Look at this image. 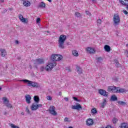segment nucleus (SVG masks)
<instances>
[{"instance_id":"nucleus-1","label":"nucleus","mask_w":128,"mask_h":128,"mask_svg":"<svg viewBox=\"0 0 128 128\" xmlns=\"http://www.w3.org/2000/svg\"><path fill=\"white\" fill-rule=\"evenodd\" d=\"M66 40V35L62 34L60 36L58 40V47L62 50L64 48V42Z\"/></svg>"},{"instance_id":"nucleus-2","label":"nucleus","mask_w":128,"mask_h":128,"mask_svg":"<svg viewBox=\"0 0 128 128\" xmlns=\"http://www.w3.org/2000/svg\"><path fill=\"white\" fill-rule=\"evenodd\" d=\"M56 66V63H50L48 64L45 68L44 66H42L40 68L41 72H44V70H46V72H51L52 70Z\"/></svg>"},{"instance_id":"nucleus-3","label":"nucleus","mask_w":128,"mask_h":128,"mask_svg":"<svg viewBox=\"0 0 128 128\" xmlns=\"http://www.w3.org/2000/svg\"><path fill=\"white\" fill-rule=\"evenodd\" d=\"M20 82H24L28 83V86H32L33 88H40V84L37 83L36 82H32V81H30L28 80H20Z\"/></svg>"},{"instance_id":"nucleus-4","label":"nucleus","mask_w":128,"mask_h":128,"mask_svg":"<svg viewBox=\"0 0 128 128\" xmlns=\"http://www.w3.org/2000/svg\"><path fill=\"white\" fill-rule=\"evenodd\" d=\"M114 26H116L120 24V16L118 14H114L113 18Z\"/></svg>"},{"instance_id":"nucleus-5","label":"nucleus","mask_w":128,"mask_h":128,"mask_svg":"<svg viewBox=\"0 0 128 128\" xmlns=\"http://www.w3.org/2000/svg\"><path fill=\"white\" fill-rule=\"evenodd\" d=\"M50 58L52 62H58V60H60L62 59V56L60 54H54L52 55Z\"/></svg>"},{"instance_id":"nucleus-6","label":"nucleus","mask_w":128,"mask_h":128,"mask_svg":"<svg viewBox=\"0 0 128 128\" xmlns=\"http://www.w3.org/2000/svg\"><path fill=\"white\" fill-rule=\"evenodd\" d=\"M33 62L34 64H36V66L44 64V60L42 58H37L33 60Z\"/></svg>"},{"instance_id":"nucleus-7","label":"nucleus","mask_w":128,"mask_h":128,"mask_svg":"<svg viewBox=\"0 0 128 128\" xmlns=\"http://www.w3.org/2000/svg\"><path fill=\"white\" fill-rule=\"evenodd\" d=\"M98 94H100L101 96H108V92H106V90H104L103 89H100L98 91Z\"/></svg>"},{"instance_id":"nucleus-8","label":"nucleus","mask_w":128,"mask_h":128,"mask_svg":"<svg viewBox=\"0 0 128 128\" xmlns=\"http://www.w3.org/2000/svg\"><path fill=\"white\" fill-rule=\"evenodd\" d=\"M56 108L54 106H51L50 108L49 109V112L51 114L52 116H56L57 113L56 112Z\"/></svg>"},{"instance_id":"nucleus-9","label":"nucleus","mask_w":128,"mask_h":128,"mask_svg":"<svg viewBox=\"0 0 128 128\" xmlns=\"http://www.w3.org/2000/svg\"><path fill=\"white\" fill-rule=\"evenodd\" d=\"M72 110H82V105L78 103L76 106H72Z\"/></svg>"},{"instance_id":"nucleus-10","label":"nucleus","mask_w":128,"mask_h":128,"mask_svg":"<svg viewBox=\"0 0 128 128\" xmlns=\"http://www.w3.org/2000/svg\"><path fill=\"white\" fill-rule=\"evenodd\" d=\"M126 92V90L124 88H119L117 87L116 90L114 92H116V94L118 93H123V92Z\"/></svg>"},{"instance_id":"nucleus-11","label":"nucleus","mask_w":128,"mask_h":128,"mask_svg":"<svg viewBox=\"0 0 128 128\" xmlns=\"http://www.w3.org/2000/svg\"><path fill=\"white\" fill-rule=\"evenodd\" d=\"M117 87L116 86H109L108 87V92H116V90Z\"/></svg>"},{"instance_id":"nucleus-12","label":"nucleus","mask_w":128,"mask_h":128,"mask_svg":"<svg viewBox=\"0 0 128 128\" xmlns=\"http://www.w3.org/2000/svg\"><path fill=\"white\" fill-rule=\"evenodd\" d=\"M86 124L88 126H92V124H94V120L92 118H89L86 121Z\"/></svg>"},{"instance_id":"nucleus-13","label":"nucleus","mask_w":128,"mask_h":128,"mask_svg":"<svg viewBox=\"0 0 128 128\" xmlns=\"http://www.w3.org/2000/svg\"><path fill=\"white\" fill-rule=\"evenodd\" d=\"M25 98H26V102H27V104H30V100H32V97H30V96L26 95L25 96Z\"/></svg>"},{"instance_id":"nucleus-14","label":"nucleus","mask_w":128,"mask_h":128,"mask_svg":"<svg viewBox=\"0 0 128 128\" xmlns=\"http://www.w3.org/2000/svg\"><path fill=\"white\" fill-rule=\"evenodd\" d=\"M86 51L88 52H89V54H94L96 52L94 50V49L90 47H88L86 48Z\"/></svg>"},{"instance_id":"nucleus-15","label":"nucleus","mask_w":128,"mask_h":128,"mask_svg":"<svg viewBox=\"0 0 128 128\" xmlns=\"http://www.w3.org/2000/svg\"><path fill=\"white\" fill-rule=\"evenodd\" d=\"M0 52H1V56L2 58H4L6 56V51L5 49H1L0 50Z\"/></svg>"},{"instance_id":"nucleus-16","label":"nucleus","mask_w":128,"mask_h":128,"mask_svg":"<svg viewBox=\"0 0 128 128\" xmlns=\"http://www.w3.org/2000/svg\"><path fill=\"white\" fill-rule=\"evenodd\" d=\"M119 1L123 6L128 5V0H119Z\"/></svg>"},{"instance_id":"nucleus-17","label":"nucleus","mask_w":128,"mask_h":128,"mask_svg":"<svg viewBox=\"0 0 128 128\" xmlns=\"http://www.w3.org/2000/svg\"><path fill=\"white\" fill-rule=\"evenodd\" d=\"M22 0L24 2L23 4L24 6H30V2L28 0Z\"/></svg>"},{"instance_id":"nucleus-18","label":"nucleus","mask_w":128,"mask_h":128,"mask_svg":"<svg viewBox=\"0 0 128 128\" xmlns=\"http://www.w3.org/2000/svg\"><path fill=\"white\" fill-rule=\"evenodd\" d=\"M104 48L106 52H110V47L108 45H105Z\"/></svg>"},{"instance_id":"nucleus-19","label":"nucleus","mask_w":128,"mask_h":128,"mask_svg":"<svg viewBox=\"0 0 128 128\" xmlns=\"http://www.w3.org/2000/svg\"><path fill=\"white\" fill-rule=\"evenodd\" d=\"M36 104H33L31 106V110H36V109L38 108V106L36 105Z\"/></svg>"},{"instance_id":"nucleus-20","label":"nucleus","mask_w":128,"mask_h":128,"mask_svg":"<svg viewBox=\"0 0 128 128\" xmlns=\"http://www.w3.org/2000/svg\"><path fill=\"white\" fill-rule=\"evenodd\" d=\"M121 128H128V124L126 122H123L121 124Z\"/></svg>"},{"instance_id":"nucleus-21","label":"nucleus","mask_w":128,"mask_h":128,"mask_svg":"<svg viewBox=\"0 0 128 128\" xmlns=\"http://www.w3.org/2000/svg\"><path fill=\"white\" fill-rule=\"evenodd\" d=\"M110 100L112 102H115V100H118V97L116 95H114V94L112 95L111 96Z\"/></svg>"},{"instance_id":"nucleus-22","label":"nucleus","mask_w":128,"mask_h":128,"mask_svg":"<svg viewBox=\"0 0 128 128\" xmlns=\"http://www.w3.org/2000/svg\"><path fill=\"white\" fill-rule=\"evenodd\" d=\"M2 100H3V104H8V102H10V101L8 100V98H6V97H3Z\"/></svg>"},{"instance_id":"nucleus-23","label":"nucleus","mask_w":128,"mask_h":128,"mask_svg":"<svg viewBox=\"0 0 128 128\" xmlns=\"http://www.w3.org/2000/svg\"><path fill=\"white\" fill-rule=\"evenodd\" d=\"M34 98L35 102L36 104H38V102H40V97H38V96H34Z\"/></svg>"},{"instance_id":"nucleus-24","label":"nucleus","mask_w":128,"mask_h":128,"mask_svg":"<svg viewBox=\"0 0 128 128\" xmlns=\"http://www.w3.org/2000/svg\"><path fill=\"white\" fill-rule=\"evenodd\" d=\"M118 104L120 106H126V102L123 101H118Z\"/></svg>"},{"instance_id":"nucleus-25","label":"nucleus","mask_w":128,"mask_h":128,"mask_svg":"<svg viewBox=\"0 0 128 128\" xmlns=\"http://www.w3.org/2000/svg\"><path fill=\"white\" fill-rule=\"evenodd\" d=\"M106 100L104 99L103 102L101 104V108H104V106H106Z\"/></svg>"},{"instance_id":"nucleus-26","label":"nucleus","mask_w":128,"mask_h":128,"mask_svg":"<svg viewBox=\"0 0 128 128\" xmlns=\"http://www.w3.org/2000/svg\"><path fill=\"white\" fill-rule=\"evenodd\" d=\"M114 64L116 68H120V62H118V60H114Z\"/></svg>"},{"instance_id":"nucleus-27","label":"nucleus","mask_w":128,"mask_h":128,"mask_svg":"<svg viewBox=\"0 0 128 128\" xmlns=\"http://www.w3.org/2000/svg\"><path fill=\"white\" fill-rule=\"evenodd\" d=\"M46 8V4L44 2H40L38 6V8Z\"/></svg>"},{"instance_id":"nucleus-28","label":"nucleus","mask_w":128,"mask_h":128,"mask_svg":"<svg viewBox=\"0 0 128 128\" xmlns=\"http://www.w3.org/2000/svg\"><path fill=\"white\" fill-rule=\"evenodd\" d=\"M76 70L78 74H82V68H80V67L77 66Z\"/></svg>"},{"instance_id":"nucleus-29","label":"nucleus","mask_w":128,"mask_h":128,"mask_svg":"<svg viewBox=\"0 0 128 128\" xmlns=\"http://www.w3.org/2000/svg\"><path fill=\"white\" fill-rule=\"evenodd\" d=\"M72 53L73 56H78V51L76 50H73L72 51Z\"/></svg>"},{"instance_id":"nucleus-30","label":"nucleus","mask_w":128,"mask_h":128,"mask_svg":"<svg viewBox=\"0 0 128 128\" xmlns=\"http://www.w3.org/2000/svg\"><path fill=\"white\" fill-rule=\"evenodd\" d=\"M96 22H97L98 26H100V24H102V20L100 19L97 20Z\"/></svg>"},{"instance_id":"nucleus-31","label":"nucleus","mask_w":128,"mask_h":128,"mask_svg":"<svg viewBox=\"0 0 128 128\" xmlns=\"http://www.w3.org/2000/svg\"><path fill=\"white\" fill-rule=\"evenodd\" d=\"M75 16H76L77 18H80V16H82V14H80V13H79L78 12H76L75 13Z\"/></svg>"},{"instance_id":"nucleus-32","label":"nucleus","mask_w":128,"mask_h":128,"mask_svg":"<svg viewBox=\"0 0 128 128\" xmlns=\"http://www.w3.org/2000/svg\"><path fill=\"white\" fill-rule=\"evenodd\" d=\"M91 112L92 114H96V112H98V111H96V108H92L91 110Z\"/></svg>"},{"instance_id":"nucleus-33","label":"nucleus","mask_w":128,"mask_h":128,"mask_svg":"<svg viewBox=\"0 0 128 128\" xmlns=\"http://www.w3.org/2000/svg\"><path fill=\"white\" fill-rule=\"evenodd\" d=\"M98 62H102V57H99L97 58Z\"/></svg>"},{"instance_id":"nucleus-34","label":"nucleus","mask_w":128,"mask_h":128,"mask_svg":"<svg viewBox=\"0 0 128 128\" xmlns=\"http://www.w3.org/2000/svg\"><path fill=\"white\" fill-rule=\"evenodd\" d=\"M6 106L8 108H12V104H9V103H8V104H6Z\"/></svg>"},{"instance_id":"nucleus-35","label":"nucleus","mask_w":128,"mask_h":128,"mask_svg":"<svg viewBox=\"0 0 128 128\" xmlns=\"http://www.w3.org/2000/svg\"><path fill=\"white\" fill-rule=\"evenodd\" d=\"M10 126L12 128H20V127L14 125V124H11Z\"/></svg>"},{"instance_id":"nucleus-36","label":"nucleus","mask_w":128,"mask_h":128,"mask_svg":"<svg viewBox=\"0 0 128 128\" xmlns=\"http://www.w3.org/2000/svg\"><path fill=\"white\" fill-rule=\"evenodd\" d=\"M46 99L48 100H52V98L50 96H47Z\"/></svg>"},{"instance_id":"nucleus-37","label":"nucleus","mask_w":128,"mask_h":128,"mask_svg":"<svg viewBox=\"0 0 128 128\" xmlns=\"http://www.w3.org/2000/svg\"><path fill=\"white\" fill-rule=\"evenodd\" d=\"M72 98L74 99V100H76V102H80V100L78 99L76 97L73 96Z\"/></svg>"},{"instance_id":"nucleus-38","label":"nucleus","mask_w":128,"mask_h":128,"mask_svg":"<svg viewBox=\"0 0 128 128\" xmlns=\"http://www.w3.org/2000/svg\"><path fill=\"white\" fill-rule=\"evenodd\" d=\"M113 124H116L118 122V119L116 118H114L112 120Z\"/></svg>"},{"instance_id":"nucleus-39","label":"nucleus","mask_w":128,"mask_h":128,"mask_svg":"<svg viewBox=\"0 0 128 128\" xmlns=\"http://www.w3.org/2000/svg\"><path fill=\"white\" fill-rule=\"evenodd\" d=\"M19 18L20 20H22L24 18V16H22V15L20 14H19Z\"/></svg>"},{"instance_id":"nucleus-40","label":"nucleus","mask_w":128,"mask_h":128,"mask_svg":"<svg viewBox=\"0 0 128 128\" xmlns=\"http://www.w3.org/2000/svg\"><path fill=\"white\" fill-rule=\"evenodd\" d=\"M21 22H26V20L25 18H23L22 19H21Z\"/></svg>"},{"instance_id":"nucleus-41","label":"nucleus","mask_w":128,"mask_h":128,"mask_svg":"<svg viewBox=\"0 0 128 128\" xmlns=\"http://www.w3.org/2000/svg\"><path fill=\"white\" fill-rule=\"evenodd\" d=\"M26 112L28 114H30V110H28V108H26Z\"/></svg>"},{"instance_id":"nucleus-42","label":"nucleus","mask_w":128,"mask_h":128,"mask_svg":"<svg viewBox=\"0 0 128 128\" xmlns=\"http://www.w3.org/2000/svg\"><path fill=\"white\" fill-rule=\"evenodd\" d=\"M36 105H37V108H42V104H38Z\"/></svg>"},{"instance_id":"nucleus-43","label":"nucleus","mask_w":128,"mask_h":128,"mask_svg":"<svg viewBox=\"0 0 128 128\" xmlns=\"http://www.w3.org/2000/svg\"><path fill=\"white\" fill-rule=\"evenodd\" d=\"M40 22V18H37V19H36L37 24H38V22Z\"/></svg>"},{"instance_id":"nucleus-44","label":"nucleus","mask_w":128,"mask_h":128,"mask_svg":"<svg viewBox=\"0 0 128 128\" xmlns=\"http://www.w3.org/2000/svg\"><path fill=\"white\" fill-rule=\"evenodd\" d=\"M123 12H124V14H128V11H126V10H124Z\"/></svg>"},{"instance_id":"nucleus-45","label":"nucleus","mask_w":128,"mask_h":128,"mask_svg":"<svg viewBox=\"0 0 128 128\" xmlns=\"http://www.w3.org/2000/svg\"><path fill=\"white\" fill-rule=\"evenodd\" d=\"M64 122H70V120H68V118H64Z\"/></svg>"},{"instance_id":"nucleus-46","label":"nucleus","mask_w":128,"mask_h":128,"mask_svg":"<svg viewBox=\"0 0 128 128\" xmlns=\"http://www.w3.org/2000/svg\"><path fill=\"white\" fill-rule=\"evenodd\" d=\"M86 14L88 16H90V12L88 11H86Z\"/></svg>"},{"instance_id":"nucleus-47","label":"nucleus","mask_w":128,"mask_h":128,"mask_svg":"<svg viewBox=\"0 0 128 128\" xmlns=\"http://www.w3.org/2000/svg\"><path fill=\"white\" fill-rule=\"evenodd\" d=\"M66 70H67V72H72V70H70V68H66Z\"/></svg>"},{"instance_id":"nucleus-48","label":"nucleus","mask_w":128,"mask_h":128,"mask_svg":"<svg viewBox=\"0 0 128 128\" xmlns=\"http://www.w3.org/2000/svg\"><path fill=\"white\" fill-rule=\"evenodd\" d=\"M64 99L66 100V102H68V98L66 97L64 98Z\"/></svg>"},{"instance_id":"nucleus-49","label":"nucleus","mask_w":128,"mask_h":128,"mask_svg":"<svg viewBox=\"0 0 128 128\" xmlns=\"http://www.w3.org/2000/svg\"><path fill=\"white\" fill-rule=\"evenodd\" d=\"M15 44H19L18 40H15Z\"/></svg>"},{"instance_id":"nucleus-50","label":"nucleus","mask_w":128,"mask_h":128,"mask_svg":"<svg viewBox=\"0 0 128 128\" xmlns=\"http://www.w3.org/2000/svg\"><path fill=\"white\" fill-rule=\"evenodd\" d=\"M125 52H126V54L127 58H128V51L126 50Z\"/></svg>"},{"instance_id":"nucleus-51","label":"nucleus","mask_w":128,"mask_h":128,"mask_svg":"<svg viewBox=\"0 0 128 128\" xmlns=\"http://www.w3.org/2000/svg\"><path fill=\"white\" fill-rule=\"evenodd\" d=\"M4 116L8 114V112H4Z\"/></svg>"},{"instance_id":"nucleus-52","label":"nucleus","mask_w":128,"mask_h":128,"mask_svg":"<svg viewBox=\"0 0 128 128\" xmlns=\"http://www.w3.org/2000/svg\"><path fill=\"white\" fill-rule=\"evenodd\" d=\"M29 68H30V70H32V65L30 64V65L29 66Z\"/></svg>"},{"instance_id":"nucleus-53","label":"nucleus","mask_w":128,"mask_h":128,"mask_svg":"<svg viewBox=\"0 0 128 128\" xmlns=\"http://www.w3.org/2000/svg\"><path fill=\"white\" fill-rule=\"evenodd\" d=\"M126 8L127 10H128V5H126Z\"/></svg>"},{"instance_id":"nucleus-54","label":"nucleus","mask_w":128,"mask_h":128,"mask_svg":"<svg viewBox=\"0 0 128 128\" xmlns=\"http://www.w3.org/2000/svg\"><path fill=\"white\" fill-rule=\"evenodd\" d=\"M106 128H112V126H108Z\"/></svg>"},{"instance_id":"nucleus-55","label":"nucleus","mask_w":128,"mask_h":128,"mask_svg":"<svg viewBox=\"0 0 128 128\" xmlns=\"http://www.w3.org/2000/svg\"><path fill=\"white\" fill-rule=\"evenodd\" d=\"M0 2H4V0H0Z\"/></svg>"},{"instance_id":"nucleus-56","label":"nucleus","mask_w":128,"mask_h":128,"mask_svg":"<svg viewBox=\"0 0 128 128\" xmlns=\"http://www.w3.org/2000/svg\"><path fill=\"white\" fill-rule=\"evenodd\" d=\"M21 114H22V116H24V112H21Z\"/></svg>"},{"instance_id":"nucleus-57","label":"nucleus","mask_w":128,"mask_h":128,"mask_svg":"<svg viewBox=\"0 0 128 128\" xmlns=\"http://www.w3.org/2000/svg\"><path fill=\"white\" fill-rule=\"evenodd\" d=\"M59 96H62V92H59Z\"/></svg>"},{"instance_id":"nucleus-58","label":"nucleus","mask_w":128,"mask_h":128,"mask_svg":"<svg viewBox=\"0 0 128 128\" xmlns=\"http://www.w3.org/2000/svg\"><path fill=\"white\" fill-rule=\"evenodd\" d=\"M68 128H74L72 126H69Z\"/></svg>"},{"instance_id":"nucleus-59","label":"nucleus","mask_w":128,"mask_h":128,"mask_svg":"<svg viewBox=\"0 0 128 128\" xmlns=\"http://www.w3.org/2000/svg\"><path fill=\"white\" fill-rule=\"evenodd\" d=\"M96 0H92V2H95Z\"/></svg>"},{"instance_id":"nucleus-60","label":"nucleus","mask_w":128,"mask_h":128,"mask_svg":"<svg viewBox=\"0 0 128 128\" xmlns=\"http://www.w3.org/2000/svg\"><path fill=\"white\" fill-rule=\"evenodd\" d=\"M126 46H127V48H128V44H126Z\"/></svg>"},{"instance_id":"nucleus-61","label":"nucleus","mask_w":128,"mask_h":128,"mask_svg":"<svg viewBox=\"0 0 128 128\" xmlns=\"http://www.w3.org/2000/svg\"><path fill=\"white\" fill-rule=\"evenodd\" d=\"M2 90V87H0V90Z\"/></svg>"},{"instance_id":"nucleus-62","label":"nucleus","mask_w":128,"mask_h":128,"mask_svg":"<svg viewBox=\"0 0 128 128\" xmlns=\"http://www.w3.org/2000/svg\"><path fill=\"white\" fill-rule=\"evenodd\" d=\"M46 32H48V33L50 32H48V31H46Z\"/></svg>"}]
</instances>
